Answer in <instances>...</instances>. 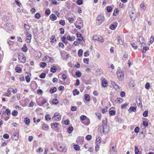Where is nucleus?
Here are the masks:
<instances>
[{
	"instance_id": "obj_1",
	"label": "nucleus",
	"mask_w": 154,
	"mask_h": 154,
	"mask_svg": "<svg viewBox=\"0 0 154 154\" xmlns=\"http://www.w3.org/2000/svg\"><path fill=\"white\" fill-rule=\"evenodd\" d=\"M109 128L107 126H100L98 128V130L101 133L106 134L109 131Z\"/></svg>"
},
{
	"instance_id": "obj_2",
	"label": "nucleus",
	"mask_w": 154,
	"mask_h": 154,
	"mask_svg": "<svg viewBox=\"0 0 154 154\" xmlns=\"http://www.w3.org/2000/svg\"><path fill=\"white\" fill-rule=\"evenodd\" d=\"M105 18L103 15H98L96 20V23L97 25H100L104 21Z\"/></svg>"
},
{
	"instance_id": "obj_3",
	"label": "nucleus",
	"mask_w": 154,
	"mask_h": 154,
	"mask_svg": "<svg viewBox=\"0 0 154 154\" xmlns=\"http://www.w3.org/2000/svg\"><path fill=\"white\" fill-rule=\"evenodd\" d=\"M60 114L58 112H56L54 113V115L52 118V119L53 121H57L61 119Z\"/></svg>"
},
{
	"instance_id": "obj_4",
	"label": "nucleus",
	"mask_w": 154,
	"mask_h": 154,
	"mask_svg": "<svg viewBox=\"0 0 154 154\" xmlns=\"http://www.w3.org/2000/svg\"><path fill=\"white\" fill-rule=\"evenodd\" d=\"M18 59L21 62L24 63L26 61V57L23 54L18 55Z\"/></svg>"
},
{
	"instance_id": "obj_5",
	"label": "nucleus",
	"mask_w": 154,
	"mask_h": 154,
	"mask_svg": "<svg viewBox=\"0 0 154 154\" xmlns=\"http://www.w3.org/2000/svg\"><path fill=\"white\" fill-rule=\"evenodd\" d=\"M57 149L60 152H65L67 151V148L63 145V146H59V148H57Z\"/></svg>"
},
{
	"instance_id": "obj_6",
	"label": "nucleus",
	"mask_w": 154,
	"mask_h": 154,
	"mask_svg": "<svg viewBox=\"0 0 154 154\" xmlns=\"http://www.w3.org/2000/svg\"><path fill=\"white\" fill-rule=\"evenodd\" d=\"M129 14L132 20H134L135 19L136 17V14L135 13L134 11H129Z\"/></svg>"
},
{
	"instance_id": "obj_7",
	"label": "nucleus",
	"mask_w": 154,
	"mask_h": 154,
	"mask_svg": "<svg viewBox=\"0 0 154 154\" xmlns=\"http://www.w3.org/2000/svg\"><path fill=\"white\" fill-rule=\"evenodd\" d=\"M117 75L119 80H122L124 78V74L122 71H118L117 73Z\"/></svg>"
},
{
	"instance_id": "obj_8",
	"label": "nucleus",
	"mask_w": 154,
	"mask_h": 154,
	"mask_svg": "<svg viewBox=\"0 0 154 154\" xmlns=\"http://www.w3.org/2000/svg\"><path fill=\"white\" fill-rule=\"evenodd\" d=\"M18 131L14 133L12 136V139L14 140H17L19 138Z\"/></svg>"
},
{
	"instance_id": "obj_9",
	"label": "nucleus",
	"mask_w": 154,
	"mask_h": 154,
	"mask_svg": "<svg viewBox=\"0 0 154 154\" xmlns=\"http://www.w3.org/2000/svg\"><path fill=\"white\" fill-rule=\"evenodd\" d=\"M5 27L8 30L12 31L14 29L12 28V25L11 23H7L6 24Z\"/></svg>"
},
{
	"instance_id": "obj_10",
	"label": "nucleus",
	"mask_w": 154,
	"mask_h": 154,
	"mask_svg": "<svg viewBox=\"0 0 154 154\" xmlns=\"http://www.w3.org/2000/svg\"><path fill=\"white\" fill-rule=\"evenodd\" d=\"M117 150L115 146H112V148L110 149V154H116Z\"/></svg>"
},
{
	"instance_id": "obj_11",
	"label": "nucleus",
	"mask_w": 154,
	"mask_h": 154,
	"mask_svg": "<svg viewBox=\"0 0 154 154\" xmlns=\"http://www.w3.org/2000/svg\"><path fill=\"white\" fill-rule=\"evenodd\" d=\"M117 25V22H114L111 25L110 27V29L112 30H115L116 28Z\"/></svg>"
},
{
	"instance_id": "obj_12",
	"label": "nucleus",
	"mask_w": 154,
	"mask_h": 154,
	"mask_svg": "<svg viewBox=\"0 0 154 154\" xmlns=\"http://www.w3.org/2000/svg\"><path fill=\"white\" fill-rule=\"evenodd\" d=\"M108 82L107 80L105 79H103L102 81V85L104 87H106L107 85Z\"/></svg>"
},
{
	"instance_id": "obj_13",
	"label": "nucleus",
	"mask_w": 154,
	"mask_h": 154,
	"mask_svg": "<svg viewBox=\"0 0 154 154\" xmlns=\"http://www.w3.org/2000/svg\"><path fill=\"white\" fill-rule=\"evenodd\" d=\"M136 110V108L134 106H131L128 109L129 112L131 113L132 112H135Z\"/></svg>"
},
{
	"instance_id": "obj_14",
	"label": "nucleus",
	"mask_w": 154,
	"mask_h": 154,
	"mask_svg": "<svg viewBox=\"0 0 154 154\" xmlns=\"http://www.w3.org/2000/svg\"><path fill=\"white\" fill-rule=\"evenodd\" d=\"M75 38V37L74 36L71 37L70 35H68L66 37V39L67 40L70 42H72L74 41Z\"/></svg>"
},
{
	"instance_id": "obj_15",
	"label": "nucleus",
	"mask_w": 154,
	"mask_h": 154,
	"mask_svg": "<svg viewBox=\"0 0 154 154\" xmlns=\"http://www.w3.org/2000/svg\"><path fill=\"white\" fill-rule=\"evenodd\" d=\"M139 41L140 43L143 46V44H144V40L143 38L142 37H140L139 38Z\"/></svg>"
},
{
	"instance_id": "obj_16",
	"label": "nucleus",
	"mask_w": 154,
	"mask_h": 154,
	"mask_svg": "<svg viewBox=\"0 0 154 154\" xmlns=\"http://www.w3.org/2000/svg\"><path fill=\"white\" fill-rule=\"evenodd\" d=\"M50 17V19H51L52 21H54L57 19V17L54 14H51Z\"/></svg>"
},
{
	"instance_id": "obj_17",
	"label": "nucleus",
	"mask_w": 154,
	"mask_h": 154,
	"mask_svg": "<svg viewBox=\"0 0 154 154\" xmlns=\"http://www.w3.org/2000/svg\"><path fill=\"white\" fill-rule=\"evenodd\" d=\"M135 85L134 84V82L133 80H131L130 81L129 83V86L130 88H133L134 87Z\"/></svg>"
},
{
	"instance_id": "obj_18",
	"label": "nucleus",
	"mask_w": 154,
	"mask_h": 154,
	"mask_svg": "<svg viewBox=\"0 0 154 154\" xmlns=\"http://www.w3.org/2000/svg\"><path fill=\"white\" fill-rule=\"evenodd\" d=\"M24 122L27 125H29L30 122V119L27 117H26L24 119Z\"/></svg>"
},
{
	"instance_id": "obj_19",
	"label": "nucleus",
	"mask_w": 154,
	"mask_h": 154,
	"mask_svg": "<svg viewBox=\"0 0 154 154\" xmlns=\"http://www.w3.org/2000/svg\"><path fill=\"white\" fill-rule=\"evenodd\" d=\"M57 88L55 87L51 88L50 90V92L51 93H53L57 91Z\"/></svg>"
},
{
	"instance_id": "obj_20",
	"label": "nucleus",
	"mask_w": 154,
	"mask_h": 154,
	"mask_svg": "<svg viewBox=\"0 0 154 154\" xmlns=\"http://www.w3.org/2000/svg\"><path fill=\"white\" fill-rule=\"evenodd\" d=\"M42 128L44 130H47L48 129V127L45 123H43L42 125Z\"/></svg>"
},
{
	"instance_id": "obj_21",
	"label": "nucleus",
	"mask_w": 154,
	"mask_h": 154,
	"mask_svg": "<svg viewBox=\"0 0 154 154\" xmlns=\"http://www.w3.org/2000/svg\"><path fill=\"white\" fill-rule=\"evenodd\" d=\"M57 70V68L56 66H54L51 67V68L50 71L51 72L53 73H55L56 72Z\"/></svg>"
},
{
	"instance_id": "obj_22",
	"label": "nucleus",
	"mask_w": 154,
	"mask_h": 154,
	"mask_svg": "<svg viewBox=\"0 0 154 154\" xmlns=\"http://www.w3.org/2000/svg\"><path fill=\"white\" fill-rule=\"evenodd\" d=\"M85 100L87 101H89L90 100V97L89 94H85Z\"/></svg>"
},
{
	"instance_id": "obj_23",
	"label": "nucleus",
	"mask_w": 154,
	"mask_h": 154,
	"mask_svg": "<svg viewBox=\"0 0 154 154\" xmlns=\"http://www.w3.org/2000/svg\"><path fill=\"white\" fill-rule=\"evenodd\" d=\"M140 7L143 10H145L146 8V7L145 6L144 3L143 2L141 3L140 5Z\"/></svg>"
},
{
	"instance_id": "obj_24",
	"label": "nucleus",
	"mask_w": 154,
	"mask_h": 154,
	"mask_svg": "<svg viewBox=\"0 0 154 154\" xmlns=\"http://www.w3.org/2000/svg\"><path fill=\"white\" fill-rule=\"evenodd\" d=\"M51 128H53V126L54 127L57 128L59 125V123H52L51 124Z\"/></svg>"
},
{
	"instance_id": "obj_25",
	"label": "nucleus",
	"mask_w": 154,
	"mask_h": 154,
	"mask_svg": "<svg viewBox=\"0 0 154 154\" xmlns=\"http://www.w3.org/2000/svg\"><path fill=\"white\" fill-rule=\"evenodd\" d=\"M77 89H75L73 91V95L75 96L76 95H78L79 94V91H77Z\"/></svg>"
},
{
	"instance_id": "obj_26",
	"label": "nucleus",
	"mask_w": 154,
	"mask_h": 154,
	"mask_svg": "<svg viewBox=\"0 0 154 154\" xmlns=\"http://www.w3.org/2000/svg\"><path fill=\"white\" fill-rule=\"evenodd\" d=\"M107 119L105 118L102 121V125L101 126H107Z\"/></svg>"
},
{
	"instance_id": "obj_27",
	"label": "nucleus",
	"mask_w": 154,
	"mask_h": 154,
	"mask_svg": "<svg viewBox=\"0 0 154 154\" xmlns=\"http://www.w3.org/2000/svg\"><path fill=\"white\" fill-rule=\"evenodd\" d=\"M37 86L36 83L35 82H34L31 85V87L32 88L33 87L34 89H36Z\"/></svg>"
},
{
	"instance_id": "obj_28",
	"label": "nucleus",
	"mask_w": 154,
	"mask_h": 154,
	"mask_svg": "<svg viewBox=\"0 0 154 154\" xmlns=\"http://www.w3.org/2000/svg\"><path fill=\"white\" fill-rule=\"evenodd\" d=\"M40 66L42 68H45L47 65V64L45 63L42 62L40 63Z\"/></svg>"
},
{
	"instance_id": "obj_29",
	"label": "nucleus",
	"mask_w": 154,
	"mask_h": 154,
	"mask_svg": "<svg viewBox=\"0 0 154 154\" xmlns=\"http://www.w3.org/2000/svg\"><path fill=\"white\" fill-rule=\"evenodd\" d=\"M97 41L101 43H103L104 42L103 38L101 36H98Z\"/></svg>"
},
{
	"instance_id": "obj_30",
	"label": "nucleus",
	"mask_w": 154,
	"mask_h": 154,
	"mask_svg": "<svg viewBox=\"0 0 154 154\" xmlns=\"http://www.w3.org/2000/svg\"><path fill=\"white\" fill-rule=\"evenodd\" d=\"M83 51L82 49H79L78 52V55L79 57H81L83 54Z\"/></svg>"
},
{
	"instance_id": "obj_31",
	"label": "nucleus",
	"mask_w": 154,
	"mask_h": 154,
	"mask_svg": "<svg viewBox=\"0 0 154 154\" xmlns=\"http://www.w3.org/2000/svg\"><path fill=\"white\" fill-rule=\"evenodd\" d=\"M76 76L78 77H80L81 76L82 73L79 71H77L75 72Z\"/></svg>"
},
{
	"instance_id": "obj_32",
	"label": "nucleus",
	"mask_w": 154,
	"mask_h": 154,
	"mask_svg": "<svg viewBox=\"0 0 154 154\" xmlns=\"http://www.w3.org/2000/svg\"><path fill=\"white\" fill-rule=\"evenodd\" d=\"M23 51L24 52H26L28 50L25 44L24 45L23 47L22 48Z\"/></svg>"
},
{
	"instance_id": "obj_33",
	"label": "nucleus",
	"mask_w": 154,
	"mask_h": 154,
	"mask_svg": "<svg viewBox=\"0 0 154 154\" xmlns=\"http://www.w3.org/2000/svg\"><path fill=\"white\" fill-rule=\"evenodd\" d=\"M134 148V152L135 154H138L139 152V150L138 149L137 146H135Z\"/></svg>"
},
{
	"instance_id": "obj_34",
	"label": "nucleus",
	"mask_w": 154,
	"mask_h": 154,
	"mask_svg": "<svg viewBox=\"0 0 154 154\" xmlns=\"http://www.w3.org/2000/svg\"><path fill=\"white\" fill-rule=\"evenodd\" d=\"M59 23L60 25L63 26H64L65 24V20H60Z\"/></svg>"
},
{
	"instance_id": "obj_35",
	"label": "nucleus",
	"mask_w": 154,
	"mask_h": 154,
	"mask_svg": "<svg viewBox=\"0 0 154 154\" xmlns=\"http://www.w3.org/2000/svg\"><path fill=\"white\" fill-rule=\"evenodd\" d=\"M66 37L65 36H63L61 39L62 42L65 44H67L68 43V42L66 40Z\"/></svg>"
},
{
	"instance_id": "obj_36",
	"label": "nucleus",
	"mask_w": 154,
	"mask_h": 154,
	"mask_svg": "<svg viewBox=\"0 0 154 154\" xmlns=\"http://www.w3.org/2000/svg\"><path fill=\"white\" fill-rule=\"evenodd\" d=\"M73 130V128L72 127H69L67 129V131L69 133H71Z\"/></svg>"
},
{
	"instance_id": "obj_37",
	"label": "nucleus",
	"mask_w": 154,
	"mask_h": 154,
	"mask_svg": "<svg viewBox=\"0 0 154 154\" xmlns=\"http://www.w3.org/2000/svg\"><path fill=\"white\" fill-rule=\"evenodd\" d=\"M18 114L16 110H14L12 112L11 114L14 116H16Z\"/></svg>"
},
{
	"instance_id": "obj_38",
	"label": "nucleus",
	"mask_w": 154,
	"mask_h": 154,
	"mask_svg": "<svg viewBox=\"0 0 154 154\" xmlns=\"http://www.w3.org/2000/svg\"><path fill=\"white\" fill-rule=\"evenodd\" d=\"M117 38L119 41V43L121 45H122L123 44V42L121 39H120V37L119 36H118Z\"/></svg>"
},
{
	"instance_id": "obj_39",
	"label": "nucleus",
	"mask_w": 154,
	"mask_h": 154,
	"mask_svg": "<svg viewBox=\"0 0 154 154\" xmlns=\"http://www.w3.org/2000/svg\"><path fill=\"white\" fill-rule=\"evenodd\" d=\"M52 103L53 104H57L58 103V101L57 99H54L52 100Z\"/></svg>"
},
{
	"instance_id": "obj_40",
	"label": "nucleus",
	"mask_w": 154,
	"mask_h": 154,
	"mask_svg": "<svg viewBox=\"0 0 154 154\" xmlns=\"http://www.w3.org/2000/svg\"><path fill=\"white\" fill-rule=\"evenodd\" d=\"M128 104V103H126L123 105H122L121 108L122 109H125Z\"/></svg>"
},
{
	"instance_id": "obj_41",
	"label": "nucleus",
	"mask_w": 154,
	"mask_h": 154,
	"mask_svg": "<svg viewBox=\"0 0 154 154\" xmlns=\"http://www.w3.org/2000/svg\"><path fill=\"white\" fill-rule=\"evenodd\" d=\"M74 148L76 151L79 150L80 149V147L78 145H74Z\"/></svg>"
},
{
	"instance_id": "obj_42",
	"label": "nucleus",
	"mask_w": 154,
	"mask_h": 154,
	"mask_svg": "<svg viewBox=\"0 0 154 154\" xmlns=\"http://www.w3.org/2000/svg\"><path fill=\"white\" fill-rule=\"evenodd\" d=\"M50 39L51 40V42H54L56 41V39L55 38V36L54 35L52 36L51 37Z\"/></svg>"
},
{
	"instance_id": "obj_43",
	"label": "nucleus",
	"mask_w": 154,
	"mask_h": 154,
	"mask_svg": "<svg viewBox=\"0 0 154 154\" xmlns=\"http://www.w3.org/2000/svg\"><path fill=\"white\" fill-rule=\"evenodd\" d=\"M143 116L144 117H147L148 116V111L145 110L143 113Z\"/></svg>"
},
{
	"instance_id": "obj_44",
	"label": "nucleus",
	"mask_w": 154,
	"mask_h": 154,
	"mask_svg": "<svg viewBox=\"0 0 154 154\" xmlns=\"http://www.w3.org/2000/svg\"><path fill=\"white\" fill-rule=\"evenodd\" d=\"M101 138L99 137H98L97 138H96V143L98 144L99 143H100L101 142Z\"/></svg>"
},
{
	"instance_id": "obj_45",
	"label": "nucleus",
	"mask_w": 154,
	"mask_h": 154,
	"mask_svg": "<svg viewBox=\"0 0 154 154\" xmlns=\"http://www.w3.org/2000/svg\"><path fill=\"white\" fill-rule=\"evenodd\" d=\"M106 10L108 12H110L112 10V8L111 7L108 6L107 7Z\"/></svg>"
},
{
	"instance_id": "obj_46",
	"label": "nucleus",
	"mask_w": 154,
	"mask_h": 154,
	"mask_svg": "<svg viewBox=\"0 0 154 154\" xmlns=\"http://www.w3.org/2000/svg\"><path fill=\"white\" fill-rule=\"evenodd\" d=\"M131 45L134 49H137V45L134 43H131Z\"/></svg>"
},
{
	"instance_id": "obj_47",
	"label": "nucleus",
	"mask_w": 154,
	"mask_h": 154,
	"mask_svg": "<svg viewBox=\"0 0 154 154\" xmlns=\"http://www.w3.org/2000/svg\"><path fill=\"white\" fill-rule=\"evenodd\" d=\"M87 119V117L85 115H82L80 117V119L82 120H86Z\"/></svg>"
},
{
	"instance_id": "obj_48",
	"label": "nucleus",
	"mask_w": 154,
	"mask_h": 154,
	"mask_svg": "<svg viewBox=\"0 0 154 154\" xmlns=\"http://www.w3.org/2000/svg\"><path fill=\"white\" fill-rule=\"evenodd\" d=\"M109 112L110 115L111 116H114L116 114V111L113 110L109 111Z\"/></svg>"
},
{
	"instance_id": "obj_49",
	"label": "nucleus",
	"mask_w": 154,
	"mask_h": 154,
	"mask_svg": "<svg viewBox=\"0 0 154 154\" xmlns=\"http://www.w3.org/2000/svg\"><path fill=\"white\" fill-rule=\"evenodd\" d=\"M15 70L17 72L20 73L22 69L18 67H17L16 68Z\"/></svg>"
},
{
	"instance_id": "obj_50",
	"label": "nucleus",
	"mask_w": 154,
	"mask_h": 154,
	"mask_svg": "<svg viewBox=\"0 0 154 154\" xmlns=\"http://www.w3.org/2000/svg\"><path fill=\"white\" fill-rule=\"evenodd\" d=\"M149 49V48L147 47H143V49L142 50V52H145L146 51L148 50Z\"/></svg>"
},
{
	"instance_id": "obj_51",
	"label": "nucleus",
	"mask_w": 154,
	"mask_h": 154,
	"mask_svg": "<svg viewBox=\"0 0 154 154\" xmlns=\"http://www.w3.org/2000/svg\"><path fill=\"white\" fill-rule=\"evenodd\" d=\"M85 122H86L85 123H83L84 124H85L86 125H89V124L90 123V121L89 119L87 118V119L85 120Z\"/></svg>"
},
{
	"instance_id": "obj_52",
	"label": "nucleus",
	"mask_w": 154,
	"mask_h": 154,
	"mask_svg": "<svg viewBox=\"0 0 154 154\" xmlns=\"http://www.w3.org/2000/svg\"><path fill=\"white\" fill-rule=\"evenodd\" d=\"M119 12V10H118V9L116 8L114 10L113 13V15L114 16H116V14H118V13Z\"/></svg>"
},
{
	"instance_id": "obj_53",
	"label": "nucleus",
	"mask_w": 154,
	"mask_h": 154,
	"mask_svg": "<svg viewBox=\"0 0 154 154\" xmlns=\"http://www.w3.org/2000/svg\"><path fill=\"white\" fill-rule=\"evenodd\" d=\"M24 27L26 30H28L30 29V26L29 25L26 24H24Z\"/></svg>"
},
{
	"instance_id": "obj_54",
	"label": "nucleus",
	"mask_w": 154,
	"mask_h": 154,
	"mask_svg": "<svg viewBox=\"0 0 154 154\" xmlns=\"http://www.w3.org/2000/svg\"><path fill=\"white\" fill-rule=\"evenodd\" d=\"M128 57V54H125L122 57V59L123 60H126Z\"/></svg>"
},
{
	"instance_id": "obj_55",
	"label": "nucleus",
	"mask_w": 154,
	"mask_h": 154,
	"mask_svg": "<svg viewBox=\"0 0 154 154\" xmlns=\"http://www.w3.org/2000/svg\"><path fill=\"white\" fill-rule=\"evenodd\" d=\"M46 76V74L45 73H42L39 75V77L41 79L44 78Z\"/></svg>"
},
{
	"instance_id": "obj_56",
	"label": "nucleus",
	"mask_w": 154,
	"mask_h": 154,
	"mask_svg": "<svg viewBox=\"0 0 154 154\" xmlns=\"http://www.w3.org/2000/svg\"><path fill=\"white\" fill-rule=\"evenodd\" d=\"M35 16L36 18L39 19L41 17V15L40 14L37 13L35 14Z\"/></svg>"
},
{
	"instance_id": "obj_57",
	"label": "nucleus",
	"mask_w": 154,
	"mask_h": 154,
	"mask_svg": "<svg viewBox=\"0 0 154 154\" xmlns=\"http://www.w3.org/2000/svg\"><path fill=\"white\" fill-rule=\"evenodd\" d=\"M3 137L5 139H8L9 138V135L7 134H4L3 135Z\"/></svg>"
},
{
	"instance_id": "obj_58",
	"label": "nucleus",
	"mask_w": 154,
	"mask_h": 154,
	"mask_svg": "<svg viewBox=\"0 0 154 154\" xmlns=\"http://www.w3.org/2000/svg\"><path fill=\"white\" fill-rule=\"evenodd\" d=\"M45 119L46 120H50L51 119L50 115L48 114H47L45 116Z\"/></svg>"
},
{
	"instance_id": "obj_59",
	"label": "nucleus",
	"mask_w": 154,
	"mask_h": 154,
	"mask_svg": "<svg viewBox=\"0 0 154 154\" xmlns=\"http://www.w3.org/2000/svg\"><path fill=\"white\" fill-rule=\"evenodd\" d=\"M92 137L90 135H88L86 137V138L88 140H89L91 139Z\"/></svg>"
},
{
	"instance_id": "obj_60",
	"label": "nucleus",
	"mask_w": 154,
	"mask_h": 154,
	"mask_svg": "<svg viewBox=\"0 0 154 154\" xmlns=\"http://www.w3.org/2000/svg\"><path fill=\"white\" fill-rule=\"evenodd\" d=\"M68 20L70 23H73L74 21V19L73 18L69 17L68 18Z\"/></svg>"
},
{
	"instance_id": "obj_61",
	"label": "nucleus",
	"mask_w": 154,
	"mask_h": 154,
	"mask_svg": "<svg viewBox=\"0 0 154 154\" xmlns=\"http://www.w3.org/2000/svg\"><path fill=\"white\" fill-rule=\"evenodd\" d=\"M77 37L79 38H82V39H83V37L82 36V34L79 32H77L76 34Z\"/></svg>"
},
{
	"instance_id": "obj_62",
	"label": "nucleus",
	"mask_w": 154,
	"mask_h": 154,
	"mask_svg": "<svg viewBox=\"0 0 154 154\" xmlns=\"http://www.w3.org/2000/svg\"><path fill=\"white\" fill-rule=\"evenodd\" d=\"M89 61V59L88 58H85L83 59V61L84 63H86L87 64L88 63V61Z\"/></svg>"
},
{
	"instance_id": "obj_63",
	"label": "nucleus",
	"mask_w": 154,
	"mask_h": 154,
	"mask_svg": "<svg viewBox=\"0 0 154 154\" xmlns=\"http://www.w3.org/2000/svg\"><path fill=\"white\" fill-rule=\"evenodd\" d=\"M89 54V51H87L84 54V56L85 57L88 56Z\"/></svg>"
},
{
	"instance_id": "obj_64",
	"label": "nucleus",
	"mask_w": 154,
	"mask_h": 154,
	"mask_svg": "<svg viewBox=\"0 0 154 154\" xmlns=\"http://www.w3.org/2000/svg\"><path fill=\"white\" fill-rule=\"evenodd\" d=\"M44 59L45 60L50 61L51 60V58L48 56H46L44 57Z\"/></svg>"
}]
</instances>
